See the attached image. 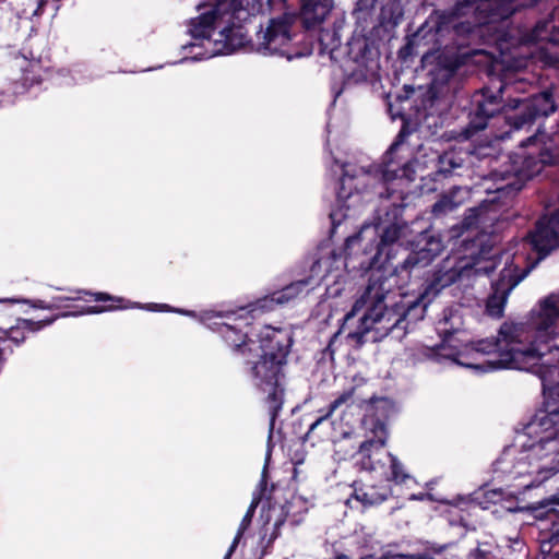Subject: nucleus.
<instances>
[{
    "label": "nucleus",
    "mask_w": 559,
    "mask_h": 559,
    "mask_svg": "<svg viewBox=\"0 0 559 559\" xmlns=\"http://www.w3.org/2000/svg\"><path fill=\"white\" fill-rule=\"evenodd\" d=\"M296 17L306 29L320 26L331 13L334 0H298Z\"/></svg>",
    "instance_id": "17"
},
{
    "label": "nucleus",
    "mask_w": 559,
    "mask_h": 559,
    "mask_svg": "<svg viewBox=\"0 0 559 559\" xmlns=\"http://www.w3.org/2000/svg\"><path fill=\"white\" fill-rule=\"evenodd\" d=\"M552 346H554L555 349H559V345L554 344Z\"/></svg>",
    "instance_id": "48"
},
{
    "label": "nucleus",
    "mask_w": 559,
    "mask_h": 559,
    "mask_svg": "<svg viewBox=\"0 0 559 559\" xmlns=\"http://www.w3.org/2000/svg\"><path fill=\"white\" fill-rule=\"evenodd\" d=\"M460 166L461 164L455 160L453 154L445 153L439 158L438 173L442 174L444 177H448L452 174L453 169Z\"/></svg>",
    "instance_id": "33"
},
{
    "label": "nucleus",
    "mask_w": 559,
    "mask_h": 559,
    "mask_svg": "<svg viewBox=\"0 0 559 559\" xmlns=\"http://www.w3.org/2000/svg\"><path fill=\"white\" fill-rule=\"evenodd\" d=\"M159 307H160V310H163V311H170L171 310L170 306H168L167 304L159 305Z\"/></svg>",
    "instance_id": "43"
},
{
    "label": "nucleus",
    "mask_w": 559,
    "mask_h": 559,
    "mask_svg": "<svg viewBox=\"0 0 559 559\" xmlns=\"http://www.w3.org/2000/svg\"><path fill=\"white\" fill-rule=\"evenodd\" d=\"M486 495H490V496H491V497H490V500H491V501H495V498L500 499V497H501V492H498V491H496V490H492V491H490V492H487Z\"/></svg>",
    "instance_id": "42"
},
{
    "label": "nucleus",
    "mask_w": 559,
    "mask_h": 559,
    "mask_svg": "<svg viewBox=\"0 0 559 559\" xmlns=\"http://www.w3.org/2000/svg\"><path fill=\"white\" fill-rule=\"evenodd\" d=\"M418 29H423V38L417 43V47H428L430 44L435 45L438 41V36L429 28L425 22Z\"/></svg>",
    "instance_id": "34"
},
{
    "label": "nucleus",
    "mask_w": 559,
    "mask_h": 559,
    "mask_svg": "<svg viewBox=\"0 0 559 559\" xmlns=\"http://www.w3.org/2000/svg\"><path fill=\"white\" fill-rule=\"evenodd\" d=\"M452 334H453V332H451V331H445V332L443 333V335H444V341H445V340H448Z\"/></svg>",
    "instance_id": "44"
},
{
    "label": "nucleus",
    "mask_w": 559,
    "mask_h": 559,
    "mask_svg": "<svg viewBox=\"0 0 559 559\" xmlns=\"http://www.w3.org/2000/svg\"><path fill=\"white\" fill-rule=\"evenodd\" d=\"M523 243L530 247L531 251L535 253V258H532L530 253L516 252L511 260L516 255H522L524 260L520 262V270H528L530 273L542 260L559 248V210L550 215L540 216L533 229L523 238Z\"/></svg>",
    "instance_id": "9"
},
{
    "label": "nucleus",
    "mask_w": 559,
    "mask_h": 559,
    "mask_svg": "<svg viewBox=\"0 0 559 559\" xmlns=\"http://www.w3.org/2000/svg\"><path fill=\"white\" fill-rule=\"evenodd\" d=\"M364 302V300L355 301L350 311H348L344 318L340 329L331 336L324 352L329 353L331 357H333L335 349L334 343L342 333H348L350 330L355 329V319L359 314V307Z\"/></svg>",
    "instance_id": "25"
},
{
    "label": "nucleus",
    "mask_w": 559,
    "mask_h": 559,
    "mask_svg": "<svg viewBox=\"0 0 559 559\" xmlns=\"http://www.w3.org/2000/svg\"><path fill=\"white\" fill-rule=\"evenodd\" d=\"M462 274V267L456 269L452 267L447 271L439 270L433 274L432 282L430 284L431 288L435 290H441L442 288H445L456 281L460 280Z\"/></svg>",
    "instance_id": "26"
},
{
    "label": "nucleus",
    "mask_w": 559,
    "mask_h": 559,
    "mask_svg": "<svg viewBox=\"0 0 559 559\" xmlns=\"http://www.w3.org/2000/svg\"><path fill=\"white\" fill-rule=\"evenodd\" d=\"M443 250V243L440 238L424 231L415 242V248L407 258L393 266L392 274L408 280L411 271L416 267L429 265Z\"/></svg>",
    "instance_id": "13"
},
{
    "label": "nucleus",
    "mask_w": 559,
    "mask_h": 559,
    "mask_svg": "<svg viewBox=\"0 0 559 559\" xmlns=\"http://www.w3.org/2000/svg\"><path fill=\"white\" fill-rule=\"evenodd\" d=\"M377 0H357L353 10V16L358 22H366L374 9Z\"/></svg>",
    "instance_id": "32"
},
{
    "label": "nucleus",
    "mask_w": 559,
    "mask_h": 559,
    "mask_svg": "<svg viewBox=\"0 0 559 559\" xmlns=\"http://www.w3.org/2000/svg\"><path fill=\"white\" fill-rule=\"evenodd\" d=\"M403 19V9L399 3H389L381 9L380 22L392 27L399 25Z\"/></svg>",
    "instance_id": "28"
},
{
    "label": "nucleus",
    "mask_w": 559,
    "mask_h": 559,
    "mask_svg": "<svg viewBox=\"0 0 559 559\" xmlns=\"http://www.w3.org/2000/svg\"><path fill=\"white\" fill-rule=\"evenodd\" d=\"M388 293L382 284L377 286L370 283L356 300H364L359 307V312H364L357 320L355 319V329L345 336L347 344L353 348L359 349L369 342H379L395 330L406 332L397 301L390 306L385 301Z\"/></svg>",
    "instance_id": "6"
},
{
    "label": "nucleus",
    "mask_w": 559,
    "mask_h": 559,
    "mask_svg": "<svg viewBox=\"0 0 559 559\" xmlns=\"http://www.w3.org/2000/svg\"><path fill=\"white\" fill-rule=\"evenodd\" d=\"M390 457V476L388 480L393 481L396 485L407 484L408 480H412V476L404 471L403 464L400 460L393 454L389 453Z\"/></svg>",
    "instance_id": "30"
},
{
    "label": "nucleus",
    "mask_w": 559,
    "mask_h": 559,
    "mask_svg": "<svg viewBox=\"0 0 559 559\" xmlns=\"http://www.w3.org/2000/svg\"><path fill=\"white\" fill-rule=\"evenodd\" d=\"M28 304L35 309L56 310L60 309L59 304H50L41 299L29 300Z\"/></svg>",
    "instance_id": "39"
},
{
    "label": "nucleus",
    "mask_w": 559,
    "mask_h": 559,
    "mask_svg": "<svg viewBox=\"0 0 559 559\" xmlns=\"http://www.w3.org/2000/svg\"><path fill=\"white\" fill-rule=\"evenodd\" d=\"M242 13H246L245 9ZM240 14L241 12L238 13V17H233L230 20L226 16L224 22L225 25L218 33L219 38L216 40L222 41L225 49L235 51L250 45L251 49H254L257 52L264 56L278 55L282 57L286 56L290 59V53L286 49L289 41L293 39V17L290 15L284 14L280 17L270 19L265 29H262L261 27L257 32V41L253 44L248 39L247 31L243 25L240 24Z\"/></svg>",
    "instance_id": "8"
},
{
    "label": "nucleus",
    "mask_w": 559,
    "mask_h": 559,
    "mask_svg": "<svg viewBox=\"0 0 559 559\" xmlns=\"http://www.w3.org/2000/svg\"><path fill=\"white\" fill-rule=\"evenodd\" d=\"M204 7H210V10L191 19L189 24V33L195 39H210L215 28L224 24L226 16L229 20L238 17V13L243 11V0H209L199 9Z\"/></svg>",
    "instance_id": "11"
},
{
    "label": "nucleus",
    "mask_w": 559,
    "mask_h": 559,
    "mask_svg": "<svg viewBox=\"0 0 559 559\" xmlns=\"http://www.w3.org/2000/svg\"><path fill=\"white\" fill-rule=\"evenodd\" d=\"M397 306L406 329L409 323H416L425 316V306L420 299L407 300L405 297H401L397 301Z\"/></svg>",
    "instance_id": "24"
},
{
    "label": "nucleus",
    "mask_w": 559,
    "mask_h": 559,
    "mask_svg": "<svg viewBox=\"0 0 559 559\" xmlns=\"http://www.w3.org/2000/svg\"><path fill=\"white\" fill-rule=\"evenodd\" d=\"M371 421V431L373 437L365 440L359 445V454L361 455L358 465L360 469L371 472L376 469L374 463L371 459V450L377 449L380 450L384 447L386 440V427L383 421L378 418H370Z\"/></svg>",
    "instance_id": "20"
},
{
    "label": "nucleus",
    "mask_w": 559,
    "mask_h": 559,
    "mask_svg": "<svg viewBox=\"0 0 559 559\" xmlns=\"http://www.w3.org/2000/svg\"><path fill=\"white\" fill-rule=\"evenodd\" d=\"M348 58L360 67L368 68L378 57V50L367 37L353 38L347 44Z\"/></svg>",
    "instance_id": "22"
},
{
    "label": "nucleus",
    "mask_w": 559,
    "mask_h": 559,
    "mask_svg": "<svg viewBox=\"0 0 559 559\" xmlns=\"http://www.w3.org/2000/svg\"><path fill=\"white\" fill-rule=\"evenodd\" d=\"M549 544L557 545L559 544V526L556 527L550 536Z\"/></svg>",
    "instance_id": "40"
},
{
    "label": "nucleus",
    "mask_w": 559,
    "mask_h": 559,
    "mask_svg": "<svg viewBox=\"0 0 559 559\" xmlns=\"http://www.w3.org/2000/svg\"><path fill=\"white\" fill-rule=\"evenodd\" d=\"M466 559H493V555L487 544H479L468 552Z\"/></svg>",
    "instance_id": "35"
},
{
    "label": "nucleus",
    "mask_w": 559,
    "mask_h": 559,
    "mask_svg": "<svg viewBox=\"0 0 559 559\" xmlns=\"http://www.w3.org/2000/svg\"><path fill=\"white\" fill-rule=\"evenodd\" d=\"M545 547H546V544H545V543H544V544H542V549H543V551H545Z\"/></svg>",
    "instance_id": "49"
},
{
    "label": "nucleus",
    "mask_w": 559,
    "mask_h": 559,
    "mask_svg": "<svg viewBox=\"0 0 559 559\" xmlns=\"http://www.w3.org/2000/svg\"><path fill=\"white\" fill-rule=\"evenodd\" d=\"M258 506V501H252L251 504L249 506L246 514L243 515L241 522H240V525L238 527V531H237V534L227 551V554L225 555L224 559H229V557L231 556V554L235 551L236 547L238 546L245 531L249 527V525L251 524V521H252V518L254 515V512H255V508Z\"/></svg>",
    "instance_id": "27"
},
{
    "label": "nucleus",
    "mask_w": 559,
    "mask_h": 559,
    "mask_svg": "<svg viewBox=\"0 0 559 559\" xmlns=\"http://www.w3.org/2000/svg\"><path fill=\"white\" fill-rule=\"evenodd\" d=\"M457 17L459 15L455 10H433L425 22L439 36L450 28L456 27Z\"/></svg>",
    "instance_id": "23"
},
{
    "label": "nucleus",
    "mask_w": 559,
    "mask_h": 559,
    "mask_svg": "<svg viewBox=\"0 0 559 559\" xmlns=\"http://www.w3.org/2000/svg\"><path fill=\"white\" fill-rule=\"evenodd\" d=\"M352 498L360 502L365 508L379 506L391 496V488L386 485L367 484L362 479H356L352 484Z\"/></svg>",
    "instance_id": "21"
},
{
    "label": "nucleus",
    "mask_w": 559,
    "mask_h": 559,
    "mask_svg": "<svg viewBox=\"0 0 559 559\" xmlns=\"http://www.w3.org/2000/svg\"><path fill=\"white\" fill-rule=\"evenodd\" d=\"M484 7L488 11L489 23L506 21L522 9L550 8L545 0H485Z\"/></svg>",
    "instance_id": "15"
},
{
    "label": "nucleus",
    "mask_w": 559,
    "mask_h": 559,
    "mask_svg": "<svg viewBox=\"0 0 559 559\" xmlns=\"http://www.w3.org/2000/svg\"><path fill=\"white\" fill-rule=\"evenodd\" d=\"M453 209H454V203L452 202V200L449 197L444 195L432 205V213L436 216H439L449 211H452Z\"/></svg>",
    "instance_id": "37"
},
{
    "label": "nucleus",
    "mask_w": 559,
    "mask_h": 559,
    "mask_svg": "<svg viewBox=\"0 0 559 559\" xmlns=\"http://www.w3.org/2000/svg\"><path fill=\"white\" fill-rule=\"evenodd\" d=\"M309 284L310 278L293 282L241 308L240 314L233 311H205L202 316V322L218 333L233 353L243 358L253 385L266 395L264 401L269 408L271 429L284 404V367L294 340L292 332L286 329L265 326L259 333L257 344L250 337L249 328L255 314L273 311L277 306L287 304L306 290Z\"/></svg>",
    "instance_id": "2"
},
{
    "label": "nucleus",
    "mask_w": 559,
    "mask_h": 559,
    "mask_svg": "<svg viewBox=\"0 0 559 559\" xmlns=\"http://www.w3.org/2000/svg\"><path fill=\"white\" fill-rule=\"evenodd\" d=\"M506 91L507 85L502 81H499L498 86L486 85L474 91L465 107L467 122L460 131L462 139H472L501 115L510 131H519L531 128L536 120L547 118L558 109L551 88L513 99L504 97Z\"/></svg>",
    "instance_id": "3"
},
{
    "label": "nucleus",
    "mask_w": 559,
    "mask_h": 559,
    "mask_svg": "<svg viewBox=\"0 0 559 559\" xmlns=\"http://www.w3.org/2000/svg\"><path fill=\"white\" fill-rule=\"evenodd\" d=\"M338 213L336 211H332L330 213V218L332 222L333 227H335L337 224H340V219H337Z\"/></svg>",
    "instance_id": "41"
},
{
    "label": "nucleus",
    "mask_w": 559,
    "mask_h": 559,
    "mask_svg": "<svg viewBox=\"0 0 559 559\" xmlns=\"http://www.w3.org/2000/svg\"><path fill=\"white\" fill-rule=\"evenodd\" d=\"M90 296L95 301L104 302L103 306H86L81 311H79V314H95V313H102L106 311H114L117 309H124L128 306L126 305L127 300L122 297L112 296L108 293L98 292V293H92L87 290H75L72 292L69 296H56L52 297L50 304H59L60 309L63 307L64 301L69 300H79L83 299V296Z\"/></svg>",
    "instance_id": "14"
},
{
    "label": "nucleus",
    "mask_w": 559,
    "mask_h": 559,
    "mask_svg": "<svg viewBox=\"0 0 559 559\" xmlns=\"http://www.w3.org/2000/svg\"><path fill=\"white\" fill-rule=\"evenodd\" d=\"M319 44L321 51H329L331 58H333L334 50L340 46V37L335 31L321 29L319 34Z\"/></svg>",
    "instance_id": "31"
},
{
    "label": "nucleus",
    "mask_w": 559,
    "mask_h": 559,
    "mask_svg": "<svg viewBox=\"0 0 559 559\" xmlns=\"http://www.w3.org/2000/svg\"><path fill=\"white\" fill-rule=\"evenodd\" d=\"M177 312L179 313H185V314H192L193 312L192 311H183V310H176Z\"/></svg>",
    "instance_id": "45"
},
{
    "label": "nucleus",
    "mask_w": 559,
    "mask_h": 559,
    "mask_svg": "<svg viewBox=\"0 0 559 559\" xmlns=\"http://www.w3.org/2000/svg\"><path fill=\"white\" fill-rule=\"evenodd\" d=\"M559 322V295L550 294L542 299L530 312L525 322H503L496 338L472 341L455 354V361L464 367L478 369V355H495L487 359V370L518 369L528 370L535 366L546 353L554 355L555 364L545 365L543 371L544 408L539 409L532 423L545 431L532 447L539 459L551 457L559 462V349H555L554 341Z\"/></svg>",
    "instance_id": "1"
},
{
    "label": "nucleus",
    "mask_w": 559,
    "mask_h": 559,
    "mask_svg": "<svg viewBox=\"0 0 559 559\" xmlns=\"http://www.w3.org/2000/svg\"><path fill=\"white\" fill-rule=\"evenodd\" d=\"M428 94H429V100L432 102L435 94H431V91H429Z\"/></svg>",
    "instance_id": "47"
},
{
    "label": "nucleus",
    "mask_w": 559,
    "mask_h": 559,
    "mask_svg": "<svg viewBox=\"0 0 559 559\" xmlns=\"http://www.w3.org/2000/svg\"><path fill=\"white\" fill-rule=\"evenodd\" d=\"M540 138L549 139L540 127L537 133L522 142L527 150L511 157V163L503 170H495L492 177L500 183L495 192L498 198H511L520 192L526 181L539 175L546 166L559 165V147L551 141L545 142Z\"/></svg>",
    "instance_id": "7"
},
{
    "label": "nucleus",
    "mask_w": 559,
    "mask_h": 559,
    "mask_svg": "<svg viewBox=\"0 0 559 559\" xmlns=\"http://www.w3.org/2000/svg\"><path fill=\"white\" fill-rule=\"evenodd\" d=\"M479 214H480V212L478 209H476V207L468 209L465 213L463 221H462L463 227L471 228V227L477 225Z\"/></svg>",
    "instance_id": "38"
},
{
    "label": "nucleus",
    "mask_w": 559,
    "mask_h": 559,
    "mask_svg": "<svg viewBox=\"0 0 559 559\" xmlns=\"http://www.w3.org/2000/svg\"><path fill=\"white\" fill-rule=\"evenodd\" d=\"M67 316L68 313L62 312L38 321L20 318L16 320L15 325L3 331L4 338H0V347H5V349L10 348L9 346L5 345L9 341L19 346L25 341L26 333H36L43 330L44 328L52 324L57 319Z\"/></svg>",
    "instance_id": "18"
},
{
    "label": "nucleus",
    "mask_w": 559,
    "mask_h": 559,
    "mask_svg": "<svg viewBox=\"0 0 559 559\" xmlns=\"http://www.w3.org/2000/svg\"><path fill=\"white\" fill-rule=\"evenodd\" d=\"M336 559H349L346 555H340Z\"/></svg>",
    "instance_id": "46"
},
{
    "label": "nucleus",
    "mask_w": 559,
    "mask_h": 559,
    "mask_svg": "<svg viewBox=\"0 0 559 559\" xmlns=\"http://www.w3.org/2000/svg\"><path fill=\"white\" fill-rule=\"evenodd\" d=\"M423 38V29H417L414 34L406 36V43L400 48L397 56L402 61H407L419 53L417 47L418 40Z\"/></svg>",
    "instance_id": "29"
},
{
    "label": "nucleus",
    "mask_w": 559,
    "mask_h": 559,
    "mask_svg": "<svg viewBox=\"0 0 559 559\" xmlns=\"http://www.w3.org/2000/svg\"><path fill=\"white\" fill-rule=\"evenodd\" d=\"M453 209H454V203L452 202V200L449 197L444 195L432 205V213L436 216H439L449 211H452Z\"/></svg>",
    "instance_id": "36"
},
{
    "label": "nucleus",
    "mask_w": 559,
    "mask_h": 559,
    "mask_svg": "<svg viewBox=\"0 0 559 559\" xmlns=\"http://www.w3.org/2000/svg\"><path fill=\"white\" fill-rule=\"evenodd\" d=\"M357 386L352 385L344 390L334 401H332L326 408V412L319 416L309 427L305 439L312 444L325 440L326 433L320 432V427L331 417V415L341 406H350L354 403V396Z\"/></svg>",
    "instance_id": "19"
},
{
    "label": "nucleus",
    "mask_w": 559,
    "mask_h": 559,
    "mask_svg": "<svg viewBox=\"0 0 559 559\" xmlns=\"http://www.w3.org/2000/svg\"><path fill=\"white\" fill-rule=\"evenodd\" d=\"M430 59L436 61V70L441 74L442 80L449 81L466 63L468 55L454 48H444L435 56L431 53V48H427L423 52V62L428 63Z\"/></svg>",
    "instance_id": "16"
},
{
    "label": "nucleus",
    "mask_w": 559,
    "mask_h": 559,
    "mask_svg": "<svg viewBox=\"0 0 559 559\" xmlns=\"http://www.w3.org/2000/svg\"><path fill=\"white\" fill-rule=\"evenodd\" d=\"M407 134L408 132L403 126L384 153L381 164L373 168V175L371 173L362 176L344 174L340 178L336 192V202L340 210H349L356 203L361 202L362 195L367 192L369 186L372 187V192L380 198L397 201L396 197L403 192L391 189L390 183L396 178H406L411 181L415 179L414 162L411 159L403 160V157L399 155ZM402 195L406 198L404 194Z\"/></svg>",
    "instance_id": "5"
},
{
    "label": "nucleus",
    "mask_w": 559,
    "mask_h": 559,
    "mask_svg": "<svg viewBox=\"0 0 559 559\" xmlns=\"http://www.w3.org/2000/svg\"><path fill=\"white\" fill-rule=\"evenodd\" d=\"M385 207L383 217L377 229H381L379 240L362 246L361 233L352 235L345 239L341 257L347 271H356L365 275L369 271H386L388 264L394 258V248L407 229V223L403 219L406 207L402 193Z\"/></svg>",
    "instance_id": "4"
},
{
    "label": "nucleus",
    "mask_w": 559,
    "mask_h": 559,
    "mask_svg": "<svg viewBox=\"0 0 559 559\" xmlns=\"http://www.w3.org/2000/svg\"><path fill=\"white\" fill-rule=\"evenodd\" d=\"M509 34L501 36L506 41H510L512 46H540L544 60L549 63L559 62V23H556V12L551 11L545 19L535 22L531 28H519L518 38H507Z\"/></svg>",
    "instance_id": "10"
},
{
    "label": "nucleus",
    "mask_w": 559,
    "mask_h": 559,
    "mask_svg": "<svg viewBox=\"0 0 559 559\" xmlns=\"http://www.w3.org/2000/svg\"><path fill=\"white\" fill-rule=\"evenodd\" d=\"M523 260L522 255H516L506 261L498 280L492 283L493 294L487 301L489 314L501 317L510 293L528 275V270H520V262Z\"/></svg>",
    "instance_id": "12"
}]
</instances>
